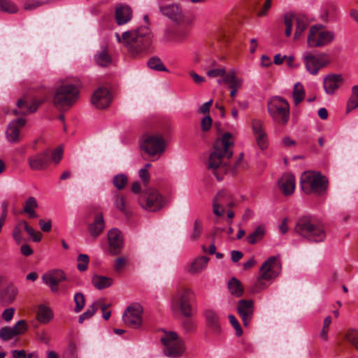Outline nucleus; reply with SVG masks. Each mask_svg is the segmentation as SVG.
<instances>
[{
	"label": "nucleus",
	"mask_w": 358,
	"mask_h": 358,
	"mask_svg": "<svg viewBox=\"0 0 358 358\" xmlns=\"http://www.w3.org/2000/svg\"><path fill=\"white\" fill-rule=\"evenodd\" d=\"M334 38L333 31L326 29L321 24H315L309 29L307 45L310 48H322L331 43Z\"/></svg>",
	"instance_id": "nucleus-9"
},
{
	"label": "nucleus",
	"mask_w": 358,
	"mask_h": 358,
	"mask_svg": "<svg viewBox=\"0 0 358 358\" xmlns=\"http://www.w3.org/2000/svg\"><path fill=\"white\" fill-rule=\"evenodd\" d=\"M138 200L139 205L150 212L158 211L164 206V197L154 188L143 191Z\"/></svg>",
	"instance_id": "nucleus-11"
},
{
	"label": "nucleus",
	"mask_w": 358,
	"mask_h": 358,
	"mask_svg": "<svg viewBox=\"0 0 358 358\" xmlns=\"http://www.w3.org/2000/svg\"><path fill=\"white\" fill-rule=\"evenodd\" d=\"M20 225H22L24 230L32 238L33 241L39 242L42 238V234L40 231H35V230L30 227L27 222L22 220L20 222Z\"/></svg>",
	"instance_id": "nucleus-41"
},
{
	"label": "nucleus",
	"mask_w": 358,
	"mask_h": 358,
	"mask_svg": "<svg viewBox=\"0 0 358 358\" xmlns=\"http://www.w3.org/2000/svg\"><path fill=\"white\" fill-rule=\"evenodd\" d=\"M77 267L80 271H85L87 270L90 262L88 255L83 254L79 255L77 257Z\"/></svg>",
	"instance_id": "nucleus-49"
},
{
	"label": "nucleus",
	"mask_w": 358,
	"mask_h": 358,
	"mask_svg": "<svg viewBox=\"0 0 358 358\" xmlns=\"http://www.w3.org/2000/svg\"><path fill=\"white\" fill-rule=\"evenodd\" d=\"M268 111L273 120L279 124H286L289 119V105L280 96L273 97L268 103Z\"/></svg>",
	"instance_id": "nucleus-10"
},
{
	"label": "nucleus",
	"mask_w": 358,
	"mask_h": 358,
	"mask_svg": "<svg viewBox=\"0 0 358 358\" xmlns=\"http://www.w3.org/2000/svg\"><path fill=\"white\" fill-rule=\"evenodd\" d=\"M344 83L343 76L340 74H329L323 80V86L327 94L333 95L336 91L341 87Z\"/></svg>",
	"instance_id": "nucleus-25"
},
{
	"label": "nucleus",
	"mask_w": 358,
	"mask_h": 358,
	"mask_svg": "<svg viewBox=\"0 0 358 358\" xmlns=\"http://www.w3.org/2000/svg\"><path fill=\"white\" fill-rule=\"evenodd\" d=\"M194 295V291L186 287H180L172 297L173 308H178L185 317H191L195 310L191 303V298Z\"/></svg>",
	"instance_id": "nucleus-7"
},
{
	"label": "nucleus",
	"mask_w": 358,
	"mask_h": 358,
	"mask_svg": "<svg viewBox=\"0 0 358 358\" xmlns=\"http://www.w3.org/2000/svg\"><path fill=\"white\" fill-rule=\"evenodd\" d=\"M26 120L20 117L12 121L6 130V138L11 143H17L21 141L20 130L24 127Z\"/></svg>",
	"instance_id": "nucleus-20"
},
{
	"label": "nucleus",
	"mask_w": 358,
	"mask_h": 358,
	"mask_svg": "<svg viewBox=\"0 0 358 358\" xmlns=\"http://www.w3.org/2000/svg\"><path fill=\"white\" fill-rule=\"evenodd\" d=\"M22 227V225H20V222L18 224L14 227L13 231V237L15 242L17 244H20L22 241V237L21 234V228Z\"/></svg>",
	"instance_id": "nucleus-58"
},
{
	"label": "nucleus",
	"mask_w": 358,
	"mask_h": 358,
	"mask_svg": "<svg viewBox=\"0 0 358 358\" xmlns=\"http://www.w3.org/2000/svg\"><path fill=\"white\" fill-rule=\"evenodd\" d=\"M79 97L78 87L69 79L60 80L54 89L53 105L59 110L70 109Z\"/></svg>",
	"instance_id": "nucleus-3"
},
{
	"label": "nucleus",
	"mask_w": 358,
	"mask_h": 358,
	"mask_svg": "<svg viewBox=\"0 0 358 358\" xmlns=\"http://www.w3.org/2000/svg\"><path fill=\"white\" fill-rule=\"evenodd\" d=\"M294 231L308 241L320 243L324 241L326 231L321 221L311 215H303L298 219Z\"/></svg>",
	"instance_id": "nucleus-4"
},
{
	"label": "nucleus",
	"mask_w": 358,
	"mask_h": 358,
	"mask_svg": "<svg viewBox=\"0 0 358 358\" xmlns=\"http://www.w3.org/2000/svg\"><path fill=\"white\" fill-rule=\"evenodd\" d=\"M74 302L76 303V307L74 308V311L76 313H79L84 308L85 305V298L83 293L78 292L74 296Z\"/></svg>",
	"instance_id": "nucleus-47"
},
{
	"label": "nucleus",
	"mask_w": 358,
	"mask_h": 358,
	"mask_svg": "<svg viewBox=\"0 0 358 358\" xmlns=\"http://www.w3.org/2000/svg\"><path fill=\"white\" fill-rule=\"evenodd\" d=\"M111 102V95L107 88L101 87L96 90L92 97V103L97 108H107Z\"/></svg>",
	"instance_id": "nucleus-26"
},
{
	"label": "nucleus",
	"mask_w": 358,
	"mask_h": 358,
	"mask_svg": "<svg viewBox=\"0 0 358 358\" xmlns=\"http://www.w3.org/2000/svg\"><path fill=\"white\" fill-rule=\"evenodd\" d=\"M16 336L12 327H5L0 329V338L3 341H8Z\"/></svg>",
	"instance_id": "nucleus-52"
},
{
	"label": "nucleus",
	"mask_w": 358,
	"mask_h": 358,
	"mask_svg": "<svg viewBox=\"0 0 358 358\" xmlns=\"http://www.w3.org/2000/svg\"><path fill=\"white\" fill-rule=\"evenodd\" d=\"M252 129L258 146L260 149L265 150L268 147V141L262 120H253L252 121Z\"/></svg>",
	"instance_id": "nucleus-23"
},
{
	"label": "nucleus",
	"mask_w": 358,
	"mask_h": 358,
	"mask_svg": "<svg viewBox=\"0 0 358 358\" xmlns=\"http://www.w3.org/2000/svg\"><path fill=\"white\" fill-rule=\"evenodd\" d=\"M37 207L38 203L36 199L33 196H30L28 198V199L26 201L24 205V211L25 213H27L30 210H34Z\"/></svg>",
	"instance_id": "nucleus-54"
},
{
	"label": "nucleus",
	"mask_w": 358,
	"mask_h": 358,
	"mask_svg": "<svg viewBox=\"0 0 358 358\" xmlns=\"http://www.w3.org/2000/svg\"><path fill=\"white\" fill-rule=\"evenodd\" d=\"M18 289L13 285H9L3 289L0 295L1 301L5 305L12 303L17 294Z\"/></svg>",
	"instance_id": "nucleus-30"
},
{
	"label": "nucleus",
	"mask_w": 358,
	"mask_h": 358,
	"mask_svg": "<svg viewBox=\"0 0 358 358\" xmlns=\"http://www.w3.org/2000/svg\"><path fill=\"white\" fill-rule=\"evenodd\" d=\"M50 161V151L48 149L33 155L28 158L29 166L33 171L45 169L49 166Z\"/></svg>",
	"instance_id": "nucleus-17"
},
{
	"label": "nucleus",
	"mask_w": 358,
	"mask_h": 358,
	"mask_svg": "<svg viewBox=\"0 0 358 358\" xmlns=\"http://www.w3.org/2000/svg\"><path fill=\"white\" fill-rule=\"evenodd\" d=\"M38 224H39L41 229L45 232H48L51 230L52 222L50 220H40L38 222Z\"/></svg>",
	"instance_id": "nucleus-64"
},
{
	"label": "nucleus",
	"mask_w": 358,
	"mask_h": 358,
	"mask_svg": "<svg viewBox=\"0 0 358 358\" xmlns=\"http://www.w3.org/2000/svg\"><path fill=\"white\" fill-rule=\"evenodd\" d=\"M254 301L241 299L238 303L237 310L242 319L243 324L247 327L250 323L254 315Z\"/></svg>",
	"instance_id": "nucleus-18"
},
{
	"label": "nucleus",
	"mask_w": 358,
	"mask_h": 358,
	"mask_svg": "<svg viewBox=\"0 0 358 358\" xmlns=\"http://www.w3.org/2000/svg\"><path fill=\"white\" fill-rule=\"evenodd\" d=\"M164 345V354L170 358H179L186 350L184 341L174 331H165L160 338Z\"/></svg>",
	"instance_id": "nucleus-8"
},
{
	"label": "nucleus",
	"mask_w": 358,
	"mask_h": 358,
	"mask_svg": "<svg viewBox=\"0 0 358 358\" xmlns=\"http://www.w3.org/2000/svg\"><path fill=\"white\" fill-rule=\"evenodd\" d=\"M143 307L138 303L129 306L122 315L124 324L132 329L140 328L143 324Z\"/></svg>",
	"instance_id": "nucleus-15"
},
{
	"label": "nucleus",
	"mask_w": 358,
	"mask_h": 358,
	"mask_svg": "<svg viewBox=\"0 0 358 358\" xmlns=\"http://www.w3.org/2000/svg\"><path fill=\"white\" fill-rule=\"evenodd\" d=\"M189 35V31L185 29H180L176 31L175 43H182L187 40Z\"/></svg>",
	"instance_id": "nucleus-53"
},
{
	"label": "nucleus",
	"mask_w": 358,
	"mask_h": 358,
	"mask_svg": "<svg viewBox=\"0 0 358 358\" xmlns=\"http://www.w3.org/2000/svg\"><path fill=\"white\" fill-rule=\"evenodd\" d=\"M94 60L97 65L101 67H107L112 63V59L106 49L97 52L94 55Z\"/></svg>",
	"instance_id": "nucleus-35"
},
{
	"label": "nucleus",
	"mask_w": 358,
	"mask_h": 358,
	"mask_svg": "<svg viewBox=\"0 0 358 358\" xmlns=\"http://www.w3.org/2000/svg\"><path fill=\"white\" fill-rule=\"evenodd\" d=\"M17 109L13 110L15 115H26L36 111V107L31 102L27 101L24 99H20L17 101Z\"/></svg>",
	"instance_id": "nucleus-29"
},
{
	"label": "nucleus",
	"mask_w": 358,
	"mask_h": 358,
	"mask_svg": "<svg viewBox=\"0 0 358 358\" xmlns=\"http://www.w3.org/2000/svg\"><path fill=\"white\" fill-rule=\"evenodd\" d=\"M300 186L306 194L322 195L327 189L328 180L320 172L305 171L301 176Z\"/></svg>",
	"instance_id": "nucleus-5"
},
{
	"label": "nucleus",
	"mask_w": 358,
	"mask_h": 358,
	"mask_svg": "<svg viewBox=\"0 0 358 358\" xmlns=\"http://www.w3.org/2000/svg\"><path fill=\"white\" fill-rule=\"evenodd\" d=\"M209 258L202 256L195 259L191 264L189 268V272L192 274H196L201 272L207 266Z\"/></svg>",
	"instance_id": "nucleus-33"
},
{
	"label": "nucleus",
	"mask_w": 358,
	"mask_h": 358,
	"mask_svg": "<svg viewBox=\"0 0 358 358\" xmlns=\"http://www.w3.org/2000/svg\"><path fill=\"white\" fill-rule=\"evenodd\" d=\"M280 270V265L275 257L267 259L259 269V275L252 288L253 292H259L265 289L267 285L264 281H269L275 278Z\"/></svg>",
	"instance_id": "nucleus-6"
},
{
	"label": "nucleus",
	"mask_w": 358,
	"mask_h": 358,
	"mask_svg": "<svg viewBox=\"0 0 358 358\" xmlns=\"http://www.w3.org/2000/svg\"><path fill=\"white\" fill-rule=\"evenodd\" d=\"M115 36L117 42L133 55L150 50L153 40V34L148 25L124 31L121 36L115 33Z\"/></svg>",
	"instance_id": "nucleus-1"
},
{
	"label": "nucleus",
	"mask_w": 358,
	"mask_h": 358,
	"mask_svg": "<svg viewBox=\"0 0 358 358\" xmlns=\"http://www.w3.org/2000/svg\"><path fill=\"white\" fill-rule=\"evenodd\" d=\"M204 316L208 327L216 334L220 332V326L219 317L217 313L212 310H206Z\"/></svg>",
	"instance_id": "nucleus-31"
},
{
	"label": "nucleus",
	"mask_w": 358,
	"mask_h": 358,
	"mask_svg": "<svg viewBox=\"0 0 358 358\" xmlns=\"http://www.w3.org/2000/svg\"><path fill=\"white\" fill-rule=\"evenodd\" d=\"M128 259L124 256L117 257L113 264V269L117 273H120L127 265Z\"/></svg>",
	"instance_id": "nucleus-48"
},
{
	"label": "nucleus",
	"mask_w": 358,
	"mask_h": 358,
	"mask_svg": "<svg viewBox=\"0 0 358 358\" xmlns=\"http://www.w3.org/2000/svg\"><path fill=\"white\" fill-rule=\"evenodd\" d=\"M63 149L62 147H58L52 153L51 159L55 164H58L62 158Z\"/></svg>",
	"instance_id": "nucleus-62"
},
{
	"label": "nucleus",
	"mask_w": 358,
	"mask_h": 358,
	"mask_svg": "<svg viewBox=\"0 0 358 358\" xmlns=\"http://www.w3.org/2000/svg\"><path fill=\"white\" fill-rule=\"evenodd\" d=\"M100 301H94L88 307L87 310L79 316L78 322L83 323L85 320L92 317L99 308Z\"/></svg>",
	"instance_id": "nucleus-39"
},
{
	"label": "nucleus",
	"mask_w": 358,
	"mask_h": 358,
	"mask_svg": "<svg viewBox=\"0 0 358 358\" xmlns=\"http://www.w3.org/2000/svg\"><path fill=\"white\" fill-rule=\"evenodd\" d=\"M148 66L150 69L155 71L169 72L162 60L157 57H151L148 61Z\"/></svg>",
	"instance_id": "nucleus-42"
},
{
	"label": "nucleus",
	"mask_w": 358,
	"mask_h": 358,
	"mask_svg": "<svg viewBox=\"0 0 358 358\" xmlns=\"http://www.w3.org/2000/svg\"><path fill=\"white\" fill-rule=\"evenodd\" d=\"M132 17V10L129 6L119 5L115 8V20L118 25L127 24Z\"/></svg>",
	"instance_id": "nucleus-28"
},
{
	"label": "nucleus",
	"mask_w": 358,
	"mask_h": 358,
	"mask_svg": "<svg viewBox=\"0 0 358 358\" xmlns=\"http://www.w3.org/2000/svg\"><path fill=\"white\" fill-rule=\"evenodd\" d=\"M278 187L284 195L289 196L292 194L295 189L294 176L288 173L283 174L278 180Z\"/></svg>",
	"instance_id": "nucleus-27"
},
{
	"label": "nucleus",
	"mask_w": 358,
	"mask_h": 358,
	"mask_svg": "<svg viewBox=\"0 0 358 358\" xmlns=\"http://www.w3.org/2000/svg\"><path fill=\"white\" fill-rule=\"evenodd\" d=\"M231 135L226 133L221 140L217 141L213 147V152L210 155L208 161V169L211 170L218 181L221 180L227 173L228 168L224 158L231 157L233 152L231 147L233 143L231 141Z\"/></svg>",
	"instance_id": "nucleus-2"
},
{
	"label": "nucleus",
	"mask_w": 358,
	"mask_h": 358,
	"mask_svg": "<svg viewBox=\"0 0 358 358\" xmlns=\"http://www.w3.org/2000/svg\"><path fill=\"white\" fill-rule=\"evenodd\" d=\"M159 10L163 15L173 22L180 23L183 18L182 7L179 3H162L159 5Z\"/></svg>",
	"instance_id": "nucleus-19"
},
{
	"label": "nucleus",
	"mask_w": 358,
	"mask_h": 358,
	"mask_svg": "<svg viewBox=\"0 0 358 358\" xmlns=\"http://www.w3.org/2000/svg\"><path fill=\"white\" fill-rule=\"evenodd\" d=\"M208 76L210 78H215V77H223L225 75V69H215L209 70L207 72Z\"/></svg>",
	"instance_id": "nucleus-63"
},
{
	"label": "nucleus",
	"mask_w": 358,
	"mask_h": 358,
	"mask_svg": "<svg viewBox=\"0 0 358 358\" xmlns=\"http://www.w3.org/2000/svg\"><path fill=\"white\" fill-rule=\"evenodd\" d=\"M302 59L306 71L313 76L317 75L321 69L329 63V55L323 52L313 54L311 52H305Z\"/></svg>",
	"instance_id": "nucleus-12"
},
{
	"label": "nucleus",
	"mask_w": 358,
	"mask_h": 358,
	"mask_svg": "<svg viewBox=\"0 0 358 358\" xmlns=\"http://www.w3.org/2000/svg\"><path fill=\"white\" fill-rule=\"evenodd\" d=\"M265 234V229L262 225L258 226L247 238L249 243L253 245L262 240Z\"/></svg>",
	"instance_id": "nucleus-38"
},
{
	"label": "nucleus",
	"mask_w": 358,
	"mask_h": 358,
	"mask_svg": "<svg viewBox=\"0 0 358 358\" xmlns=\"http://www.w3.org/2000/svg\"><path fill=\"white\" fill-rule=\"evenodd\" d=\"M182 325L183 329L187 332L193 331L196 328L195 322L192 319H190V317H186V319L182 321Z\"/></svg>",
	"instance_id": "nucleus-57"
},
{
	"label": "nucleus",
	"mask_w": 358,
	"mask_h": 358,
	"mask_svg": "<svg viewBox=\"0 0 358 358\" xmlns=\"http://www.w3.org/2000/svg\"><path fill=\"white\" fill-rule=\"evenodd\" d=\"M212 122H213L212 118L209 115H207V116H205L204 117H203L201 120V130L203 131H208L211 127Z\"/></svg>",
	"instance_id": "nucleus-61"
},
{
	"label": "nucleus",
	"mask_w": 358,
	"mask_h": 358,
	"mask_svg": "<svg viewBox=\"0 0 358 358\" xmlns=\"http://www.w3.org/2000/svg\"><path fill=\"white\" fill-rule=\"evenodd\" d=\"M105 226L102 214H97L94 222L89 226L90 234L94 237H97L103 230Z\"/></svg>",
	"instance_id": "nucleus-32"
},
{
	"label": "nucleus",
	"mask_w": 358,
	"mask_h": 358,
	"mask_svg": "<svg viewBox=\"0 0 358 358\" xmlns=\"http://www.w3.org/2000/svg\"><path fill=\"white\" fill-rule=\"evenodd\" d=\"M42 278L52 292H57L59 291L58 285L66 280V275L62 271L56 269L45 273Z\"/></svg>",
	"instance_id": "nucleus-21"
},
{
	"label": "nucleus",
	"mask_w": 358,
	"mask_h": 358,
	"mask_svg": "<svg viewBox=\"0 0 358 358\" xmlns=\"http://www.w3.org/2000/svg\"><path fill=\"white\" fill-rule=\"evenodd\" d=\"M176 31H175L171 27H166L164 29V40L168 42H175Z\"/></svg>",
	"instance_id": "nucleus-60"
},
{
	"label": "nucleus",
	"mask_w": 358,
	"mask_h": 358,
	"mask_svg": "<svg viewBox=\"0 0 358 358\" xmlns=\"http://www.w3.org/2000/svg\"><path fill=\"white\" fill-rule=\"evenodd\" d=\"M234 202L231 194L227 191H220L213 199V212L217 217H222L225 212V207H232Z\"/></svg>",
	"instance_id": "nucleus-16"
},
{
	"label": "nucleus",
	"mask_w": 358,
	"mask_h": 358,
	"mask_svg": "<svg viewBox=\"0 0 358 358\" xmlns=\"http://www.w3.org/2000/svg\"><path fill=\"white\" fill-rule=\"evenodd\" d=\"M293 22L296 23V30L294 32V39L298 40L303 34L308 25L307 17L302 15H294L288 13L284 15V24L285 25V34L287 37L292 34Z\"/></svg>",
	"instance_id": "nucleus-13"
},
{
	"label": "nucleus",
	"mask_w": 358,
	"mask_h": 358,
	"mask_svg": "<svg viewBox=\"0 0 358 358\" xmlns=\"http://www.w3.org/2000/svg\"><path fill=\"white\" fill-rule=\"evenodd\" d=\"M109 250L112 255H119L123 248V238L121 232L117 229H112L108 233Z\"/></svg>",
	"instance_id": "nucleus-22"
},
{
	"label": "nucleus",
	"mask_w": 358,
	"mask_h": 358,
	"mask_svg": "<svg viewBox=\"0 0 358 358\" xmlns=\"http://www.w3.org/2000/svg\"><path fill=\"white\" fill-rule=\"evenodd\" d=\"M347 340L358 350V333L354 330L349 331L346 335Z\"/></svg>",
	"instance_id": "nucleus-56"
},
{
	"label": "nucleus",
	"mask_w": 358,
	"mask_h": 358,
	"mask_svg": "<svg viewBox=\"0 0 358 358\" xmlns=\"http://www.w3.org/2000/svg\"><path fill=\"white\" fill-rule=\"evenodd\" d=\"M28 328L27 323L25 320H21L18 321L15 326L12 327L15 336L24 334Z\"/></svg>",
	"instance_id": "nucleus-50"
},
{
	"label": "nucleus",
	"mask_w": 358,
	"mask_h": 358,
	"mask_svg": "<svg viewBox=\"0 0 358 358\" xmlns=\"http://www.w3.org/2000/svg\"><path fill=\"white\" fill-rule=\"evenodd\" d=\"M228 317L231 324L234 327V328L236 330V336H241L243 334V331L238 321L236 320L235 316L232 315H229Z\"/></svg>",
	"instance_id": "nucleus-55"
},
{
	"label": "nucleus",
	"mask_w": 358,
	"mask_h": 358,
	"mask_svg": "<svg viewBox=\"0 0 358 358\" xmlns=\"http://www.w3.org/2000/svg\"><path fill=\"white\" fill-rule=\"evenodd\" d=\"M113 282L112 278L99 275H94L92 279V285L97 289H103L109 287L112 285Z\"/></svg>",
	"instance_id": "nucleus-34"
},
{
	"label": "nucleus",
	"mask_w": 358,
	"mask_h": 358,
	"mask_svg": "<svg viewBox=\"0 0 358 358\" xmlns=\"http://www.w3.org/2000/svg\"><path fill=\"white\" fill-rule=\"evenodd\" d=\"M252 129L258 146L260 149L265 150L268 147V141L262 120H253L252 121Z\"/></svg>",
	"instance_id": "nucleus-24"
},
{
	"label": "nucleus",
	"mask_w": 358,
	"mask_h": 358,
	"mask_svg": "<svg viewBox=\"0 0 358 358\" xmlns=\"http://www.w3.org/2000/svg\"><path fill=\"white\" fill-rule=\"evenodd\" d=\"M358 107V98L350 96L347 101L346 112L350 113L355 108Z\"/></svg>",
	"instance_id": "nucleus-59"
},
{
	"label": "nucleus",
	"mask_w": 358,
	"mask_h": 358,
	"mask_svg": "<svg viewBox=\"0 0 358 358\" xmlns=\"http://www.w3.org/2000/svg\"><path fill=\"white\" fill-rule=\"evenodd\" d=\"M141 148L150 156L160 155L165 150V142L161 136H146L143 137Z\"/></svg>",
	"instance_id": "nucleus-14"
},
{
	"label": "nucleus",
	"mask_w": 358,
	"mask_h": 358,
	"mask_svg": "<svg viewBox=\"0 0 358 358\" xmlns=\"http://www.w3.org/2000/svg\"><path fill=\"white\" fill-rule=\"evenodd\" d=\"M49 2L50 0H27L24 3L23 8L24 10H31Z\"/></svg>",
	"instance_id": "nucleus-45"
},
{
	"label": "nucleus",
	"mask_w": 358,
	"mask_h": 358,
	"mask_svg": "<svg viewBox=\"0 0 358 358\" xmlns=\"http://www.w3.org/2000/svg\"><path fill=\"white\" fill-rule=\"evenodd\" d=\"M127 182V177L122 173L116 175L113 180L114 186L119 190L124 189Z\"/></svg>",
	"instance_id": "nucleus-46"
},
{
	"label": "nucleus",
	"mask_w": 358,
	"mask_h": 358,
	"mask_svg": "<svg viewBox=\"0 0 358 358\" xmlns=\"http://www.w3.org/2000/svg\"><path fill=\"white\" fill-rule=\"evenodd\" d=\"M53 313L50 308L45 305H40L37 312V320L41 323L46 324L50 321Z\"/></svg>",
	"instance_id": "nucleus-36"
},
{
	"label": "nucleus",
	"mask_w": 358,
	"mask_h": 358,
	"mask_svg": "<svg viewBox=\"0 0 358 358\" xmlns=\"http://www.w3.org/2000/svg\"><path fill=\"white\" fill-rule=\"evenodd\" d=\"M305 97V90L303 85L301 83H297L294 85L293 92V99L295 105L301 103Z\"/></svg>",
	"instance_id": "nucleus-40"
},
{
	"label": "nucleus",
	"mask_w": 358,
	"mask_h": 358,
	"mask_svg": "<svg viewBox=\"0 0 358 358\" xmlns=\"http://www.w3.org/2000/svg\"><path fill=\"white\" fill-rule=\"evenodd\" d=\"M202 229V222L199 220H196L194 222L193 232L190 236L191 239L193 241L198 239L201 234Z\"/></svg>",
	"instance_id": "nucleus-51"
},
{
	"label": "nucleus",
	"mask_w": 358,
	"mask_h": 358,
	"mask_svg": "<svg viewBox=\"0 0 358 358\" xmlns=\"http://www.w3.org/2000/svg\"><path fill=\"white\" fill-rule=\"evenodd\" d=\"M0 11L15 13L18 11L17 6L10 0H0Z\"/></svg>",
	"instance_id": "nucleus-44"
},
{
	"label": "nucleus",
	"mask_w": 358,
	"mask_h": 358,
	"mask_svg": "<svg viewBox=\"0 0 358 358\" xmlns=\"http://www.w3.org/2000/svg\"><path fill=\"white\" fill-rule=\"evenodd\" d=\"M228 288L230 293L236 296H241L243 293V288L241 282L235 278L229 280Z\"/></svg>",
	"instance_id": "nucleus-37"
},
{
	"label": "nucleus",
	"mask_w": 358,
	"mask_h": 358,
	"mask_svg": "<svg viewBox=\"0 0 358 358\" xmlns=\"http://www.w3.org/2000/svg\"><path fill=\"white\" fill-rule=\"evenodd\" d=\"M113 199L116 208L127 215L128 213V210L124 196L119 194L118 193H115L113 196Z\"/></svg>",
	"instance_id": "nucleus-43"
}]
</instances>
